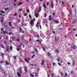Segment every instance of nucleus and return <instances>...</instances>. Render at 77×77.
Instances as JSON below:
<instances>
[{
    "instance_id": "obj_9",
    "label": "nucleus",
    "mask_w": 77,
    "mask_h": 77,
    "mask_svg": "<svg viewBox=\"0 0 77 77\" xmlns=\"http://www.w3.org/2000/svg\"><path fill=\"white\" fill-rule=\"evenodd\" d=\"M54 22H55V24H57V23H59V21H57V20H54Z\"/></svg>"
},
{
    "instance_id": "obj_14",
    "label": "nucleus",
    "mask_w": 77,
    "mask_h": 77,
    "mask_svg": "<svg viewBox=\"0 0 77 77\" xmlns=\"http://www.w3.org/2000/svg\"><path fill=\"white\" fill-rule=\"evenodd\" d=\"M13 58L14 59V60H16V59H17V56H14L13 57Z\"/></svg>"
},
{
    "instance_id": "obj_40",
    "label": "nucleus",
    "mask_w": 77,
    "mask_h": 77,
    "mask_svg": "<svg viewBox=\"0 0 77 77\" xmlns=\"http://www.w3.org/2000/svg\"><path fill=\"white\" fill-rule=\"evenodd\" d=\"M37 75H38V73H37V72H36L35 73V77H36V76H37Z\"/></svg>"
},
{
    "instance_id": "obj_21",
    "label": "nucleus",
    "mask_w": 77,
    "mask_h": 77,
    "mask_svg": "<svg viewBox=\"0 0 77 77\" xmlns=\"http://www.w3.org/2000/svg\"><path fill=\"white\" fill-rule=\"evenodd\" d=\"M75 23V20H74L72 22V23L73 24H74Z\"/></svg>"
},
{
    "instance_id": "obj_32",
    "label": "nucleus",
    "mask_w": 77,
    "mask_h": 77,
    "mask_svg": "<svg viewBox=\"0 0 77 77\" xmlns=\"http://www.w3.org/2000/svg\"><path fill=\"white\" fill-rule=\"evenodd\" d=\"M1 47L3 48H5V45H2L1 46Z\"/></svg>"
},
{
    "instance_id": "obj_23",
    "label": "nucleus",
    "mask_w": 77,
    "mask_h": 77,
    "mask_svg": "<svg viewBox=\"0 0 77 77\" xmlns=\"http://www.w3.org/2000/svg\"><path fill=\"white\" fill-rule=\"evenodd\" d=\"M42 48L43 51H45V48H44V47H42Z\"/></svg>"
},
{
    "instance_id": "obj_41",
    "label": "nucleus",
    "mask_w": 77,
    "mask_h": 77,
    "mask_svg": "<svg viewBox=\"0 0 77 77\" xmlns=\"http://www.w3.org/2000/svg\"><path fill=\"white\" fill-rule=\"evenodd\" d=\"M73 63H72V65H74V63L75 62V61H72Z\"/></svg>"
},
{
    "instance_id": "obj_34",
    "label": "nucleus",
    "mask_w": 77,
    "mask_h": 77,
    "mask_svg": "<svg viewBox=\"0 0 77 77\" xmlns=\"http://www.w3.org/2000/svg\"><path fill=\"white\" fill-rule=\"evenodd\" d=\"M20 21H21V20L19 19L17 21V22L18 23H20Z\"/></svg>"
},
{
    "instance_id": "obj_16",
    "label": "nucleus",
    "mask_w": 77,
    "mask_h": 77,
    "mask_svg": "<svg viewBox=\"0 0 77 77\" xmlns=\"http://www.w3.org/2000/svg\"><path fill=\"white\" fill-rule=\"evenodd\" d=\"M39 8L40 10H39V9H38V10L39 11H38V12H41V7H40Z\"/></svg>"
},
{
    "instance_id": "obj_47",
    "label": "nucleus",
    "mask_w": 77,
    "mask_h": 77,
    "mask_svg": "<svg viewBox=\"0 0 77 77\" xmlns=\"http://www.w3.org/2000/svg\"><path fill=\"white\" fill-rule=\"evenodd\" d=\"M61 16H62V17H63V16H64V14H63V13H62L61 14Z\"/></svg>"
},
{
    "instance_id": "obj_26",
    "label": "nucleus",
    "mask_w": 77,
    "mask_h": 77,
    "mask_svg": "<svg viewBox=\"0 0 77 77\" xmlns=\"http://www.w3.org/2000/svg\"><path fill=\"white\" fill-rule=\"evenodd\" d=\"M75 15H77V9H75Z\"/></svg>"
},
{
    "instance_id": "obj_22",
    "label": "nucleus",
    "mask_w": 77,
    "mask_h": 77,
    "mask_svg": "<svg viewBox=\"0 0 77 77\" xmlns=\"http://www.w3.org/2000/svg\"><path fill=\"white\" fill-rule=\"evenodd\" d=\"M43 6H44V8H47V7L46 6V5H45V4H44V3H43Z\"/></svg>"
},
{
    "instance_id": "obj_63",
    "label": "nucleus",
    "mask_w": 77,
    "mask_h": 77,
    "mask_svg": "<svg viewBox=\"0 0 77 77\" xmlns=\"http://www.w3.org/2000/svg\"><path fill=\"white\" fill-rule=\"evenodd\" d=\"M53 65H56L55 63H53Z\"/></svg>"
},
{
    "instance_id": "obj_64",
    "label": "nucleus",
    "mask_w": 77,
    "mask_h": 77,
    "mask_svg": "<svg viewBox=\"0 0 77 77\" xmlns=\"http://www.w3.org/2000/svg\"><path fill=\"white\" fill-rule=\"evenodd\" d=\"M27 11H28V13H29V9H28V10H27Z\"/></svg>"
},
{
    "instance_id": "obj_35",
    "label": "nucleus",
    "mask_w": 77,
    "mask_h": 77,
    "mask_svg": "<svg viewBox=\"0 0 77 77\" xmlns=\"http://www.w3.org/2000/svg\"><path fill=\"white\" fill-rule=\"evenodd\" d=\"M61 3H62V5H64V1H62L61 2Z\"/></svg>"
},
{
    "instance_id": "obj_27",
    "label": "nucleus",
    "mask_w": 77,
    "mask_h": 77,
    "mask_svg": "<svg viewBox=\"0 0 77 77\" xmlns=\"http://www.w3.org/2000/svg\"><path fill=\"white\" fill-rule=\"evenodd\" d=\"M17 42H20V38H18L17 39Z\"/></svg>"
},
{
    "instance_id": "obj_11",
    "label": "nucleus",
    "mask_w": 77,
    "mask_h": 77,
    "mask_svg": "<svg viewBox=\"0 0 77 77\" xmlns=\"http://www.w3.org/2000/svg\"><path fill=\"white\" fill-rule=\"evenodd\" d=\"M44 60H42V62L41 63V65H43L44 64Z\"/></svg>"
},
{
    "instance_id": "obj_58",
    "label": "nucleus",
    "mask_w": 77,
    "mask_h": 77,
    "mask_svg": "<svg viewBox=\"0 0 77 77\" xmlns=\"http://www.w3.org/2000/svg\"><path fill=\"white\" fill-rule=\"evenodd\" d=\"M45 26H46V27H48V25H47V24H45Z\"/></svg>"
},
{
    "instance_id": "obj_39",
    "label": "nucleus",
    "mask_w": 77,
    "mask_h": 77,
    "mask_svg": "<svg viewBox=\"0 0 77 77\" xmlns=\"http://www.w3.org/2000/svg\"><path fill=\"white\" fill-rule=\"evenodd\" d=\"M2 54V57H4V54H3L2 53H1Z\"/></svg>"
},
{
    "instance_id": "obj_36",
    "label": "nucleus",
    "mask_w": 77,
    "mask_h": 77,
    "mask_svg": "<svg viewBox=\"0 0 77 77\" xmlns=\"http://www.w3.org/2000/svg\"><path fill=\"white\" fill-rule=\"evenodd\" d=\"M27 15V14L26 13L24 14V16H25V17H26Z\"/></svg>"
},
{
    "instance_id": "obj_29",
    "label": "nucleus",
    "mask_w": 77,
    "mask_h": 77,
    "mask_svg": "<svg viewBox=\"0 0 77 77\" xmlns=\"http://www.w3.org/2000/svg\"><path fill=\"white\" fill-rule=\"evenodd\" d=\"M35 54H34L33 55H32V59H33V58L34 57H35Z\"/></svg>"
},
{
    "instance_id": "obj_20",
    "label": "nucleus",
    "mask_w": 77,
    "mask_h": 77,
    "mask_svg": "<svg viewBox=\"0 0 77 77\" xmlns=\"http://www.w3.org/2000/svg\"><path fill=\"white\" fill-rule=\"evenodd\" d=\"M51 7L52 9H53V8H54V5H53V4H51Z\"/></svg>"
},
{
    "instance_id": "obj_10",
    "label": "nucleus",
    "mask_w": 77,
    "mask_h": 77,
    "mask_svg": "<svg viewBox=\"0 0 77 77\" xmlns=\"http://www.w3.org/2000/svg\"><path fill=\"white\" fill-rule=\"evenodd\" d=\"M27 67L26 66H25V71L26 72L27 71Z\"/></svg>"
},
{
    "instance_id": "obj_13",
    "label": "nucleus",
    "mask_w": 77,
    "mask_h": 77,
    "mask_svg": "<svg viewBox=\"0 0 77 77\" xmlns=\"http://www.w3.org/2000/svg\"><path fill=\"white\" fill-rule=\"evenodd\" d=\"M68 74H67V73L65 72V75H64V77H67V76H68Z\"/></svg>"
},
{
    "instance_id": "obj_52",
    "label": "nucleus",
    "mask_w": 77,
    "mask_h": 77,
    "mask_svg": "<svg viewBox=\"0 0 77 77\" xmlns=\"http://www.w3.org/2000/svg\"><path fill=\"white\" fill-rule=\"evenodd\" d=\"M58 65H60V66H61L62 65H61V64H60V63H58Z\"/></svg>"
},
{
    "instance_id": "obj_15",
    "label": "nucleus",
    "mask_w": 77,
    "mask_h": 77,
    "mask_svg": "<svg viewBox=\"0 0 77 77\" xmlns=\"http://www.w3.org/2000/svg\"><path fill=\"white\" fill-rule=\"evenodd\" d=\"M47 55H48V56L50 57V54L49 52H47Z\"/></svg>"
},
{
    "instance_id": "obj_42",
    "label": "nucleus",
    "mask_w": 77,
    "mask_h": 77,
    "mask_svg": "<svg viewBox=\"0 0 77 77\" xmlns=\"http://www.w3.org/2000/svg\"><path fill=\"white\" fill-rule=\"evenodd\" d=\"M10 50H12V46L10 47Z\"/></svg>"
},
{
    "instance_id": "obj_25",
    "label": "nucleus",
    "mask_w": 77,
    "mask_h": 77,
    "mask_svg": "<svg viewBox=\"0 0 77 77\" xmlns=\"http://www.w3.org/2000/svg\"><path fill=\"white\" fill-rule=\"evenodd\" d=\"M47 74H48V75H47L48 77H49V76H50V74H49V72H48Z\"/></svg>"
},
{
    "instance_id": "obj_12",
    "label": "nucleus",
    "mask_w": 77,
    "mask_h": 77,
    "mask_svg": "<svg viewBox=\"0 0 77 77\" xmlns=\"http://www.w3.org/2000/svg\"><path fill=\"white\" fill-rule=\"evenodd\" d=\"M17 74L18 75V77H21V75H20V73L19 72H17Z\"/></svg>"
},
{
    "instance_id": "obj_43",
    "label": "nucleus",
    "mask_w": 77,
    "mask_h": 77,
    "mask_svg": "<svg viewBox=\"0 0 77 77\" xmlns=\"http://www.w3.org/2000/svg\"><path fill=\"white\" fill-rule=\"evenodd\" d=\"M45 17H47V13H46L45 14Z\"/></svg>"
},
{
    "instance_id": "obj_33",
    "label": "nucleus",
    "mask_w": 77,
    "mask_h": 77,
    "mask_svg": "<svg viewBox=\"0 0 77 77\" xmlns=\"http://www.w3.org/2000/svg\"><path fill=\"white\" fill-rule=\"evenodd\" d=\"M4 44H5V45H6V44L7 43V42L6 41H5L4 42Z\"/></svg>"
},
{
    "instance_id": "obj_50",
    "label": "nucleus",
    "mask_w": 77,
    "mask_h": 77,
    "mask_svg": "<svg viewBox=\"0 0 77 77\" xmlns=\"http://www.w3.org/2000/svg\"><path fill=\"white\" fill-rule=\"evenodd\" d=\"M20 49L18 48H17V51H20Z\"/></svg>"
},
{
    "instance_id": "obj_54",
    "label": "nucleus",
    "mask_w": 77,
    "mask_h": 77,
    "mask_svg": "<svg viewBox=\"0 0 77 77\" xmlns=\"http://www.w3.org/2000/svg\"><path fill=\"white\" fill-rule=\"evenodd\" d=\"M73 72H73V71H72L71 72V74H73Z\"/></svg>"
},
{
    "instance_id": "obj_62",
    "label": "nucleus",
    "mask_w": 77,
    "mask_h": 77,
    "mask_svg": "<svg viewBox=\"0 0 77 77\" xmlns=\"http://www.w3.org/2000/svg\"><path fill=\"white\" fill-rule=\"evenodd\" d=\"M67 64H68V65H70V63H69V62H68V63H67Z\"/></svg>"
},
{
    "instance_id": "obj_53",
    "label": "nucleus",
    "mask_w": 77,
    "mask_h": 77,
    "mask_svg": "<svg viewBox=\"0 0 77 77\" xmlns=\"http://www.w3.org/2000/svg\"><path fill=\"white\" fill-rule=\"evenodd\" d=\"M29 17L30 18H32V16H31V15H30V14L29 15Z\"/></svg>"
},
{
    "instance_id": "obj_59",
    "label": "nucleus",
    "mask_w": 77,
    "mask_h": 77,
    "mask_svg": "<svg viewBox=\"0 0 77 77\" xmlns=\"http://www.w3.org/2000/svg\"><path fill=\"white\" fill-rule=\"evenodd\" d=\"M35 51L36 52H38V50H37V49H35Z\"/></svg>"
},
{
    "instance_id": "obj_18",
    "label": "nucleus",
    "mask_w": 77,
    "mask_h": 77,
    "mask_svg": "<svg viewBox=\"0 0 77 77\" xmlns=\"http://www.w3.org/2000/svg\"><path fill=\"white\" fill-rule=\"evenodd\" d=\"M55 51L57 53H59V50L58 49H56L55 50Z\"/></svg>"
},
{
    "instance_id": "obj_46",
    "label": "nucleus",
    "mask_w": 77,
    "mask_h": 77,
    "mask_svg": "<svg viewBox=\"0 0 77 77\" xmlns=\"http://www.w3.org/2000/svg\"><path fill=\"white\" fill-rule=\"evenodd\" d=\"M9 49H7V52H8V53H9Z\"/></svg>"
},
{
    "instance_id": "obj_57",
    "label": "nucleus",
    "mask_w": 77,
    "mask_h": 77,
    "mask_svg": "<svg viewBox=\"0 0 77 77\" xmlns=\"http://www.w3.org/2000/svg\"><path fill=\"white\" fill-rule=\"evenodd\" d=\"M40 29H42V27H41V25H40Z\"/></svg>"
},
{
    "instance_id": "obj_28",
    "label": "nucleus",
    "mask_w": 77,
    "mask_h": 77,
    "mask_svg": "<svg viewBox=\"0 0 77 77\" xmlns=\"http://www.w3.org/2000/svg\"><path fill=\"white\" fill-rule=\"evenodd\" d=\"M8 10H9V8H5V11H7Z\"/></svg>"
},
{
    "instance_id": "obj_1",
    "label": "nucleus",
    "mask_w": 77,
    "mask_h": 77,
    "mask_svg": "<svg viewBox=\"0 0 77 77\" xmlns=\"http://www.w3.org/2000/svg\"><path fill=\"white\" fill-rule=\"evenodd\" d=\"M59 39V36L57 37V36L56 35L55 36L54 39L53 40V42L54 43H55V44H56V43H57V42L58 41Z\"/></svg>"
},
{
    "instance_id": "obj_5",
    "label": "nucleus",
    "mask_w": 77,
    "mask_h": 77,
    "mask_svg": "<svg viewBox=\"0 0 77 77\" xmlns=\"http://www.w3.org/2000/svg\"><path fill=\"white\" fill-rule=\"evenodd\" d=\"M20 32H22V33H24V31H22L23 29L21 28V27H20Z\"/></svg>"
},
{
    "instance_id": "obj_38",
    "label": "nucleus",
    "mask_w": 77,
    "mask_h": 77,
    "mask_svg": "<svg viewBox=\"0 0 77 77\" xmlns=\"http://www.w3.org/2000/svg\"><path fill=\"white\" fill-rule=\"evenodd\" d=\"M4 27L5 29H7V28H8V26H6V25Z\"/></svg>"
},
{
    "instance_id": "obj_19",
    "label": "nucleus",
    "mask_w": 77,
    "mask_h": 77,
    "mask_svg": "<svg viewBox=\"0 0 77 77\" xmlns=\"http://www.w3.org/2000/svg\"><path fill=\"white\" fill-rule=\"evenodd\" d=\"M30 77H34V75L30 73Z\"/></svg>"
},
{
    "instance_id": "obj_31",
    "label": "nucleus",
    "mask_w": 77,
    "mask_h": 77,
    "mask_svg": "<svg viewBox=\"0 0 77 77\" xmlns=\"http://www.w3.org/2000/svg\"><path fill=\"white\" fill-rule=\"evenodd\" d=\"M5 63H6V64L7 65H9V64L8 63V62H6Z\"/></svg>"
},
{
    "instance_id": "obj_60",
    "label": "nucleus",
    "mask_w": 77,
    "mask_h": 77,
    "mask_svg": "<svg viewBox=\"0 0 77 77\" xmlns=\"http://www.w3.org/2000/svg\"><path fill=\"white\" fill-rule=\"evenodd\" d=\"M15 39V37H13L12 38V39Z\"/></svg>"
},
{
    "instance_id": "obj_44",
    "label": "nucleus",
    "mask_w": 77,
    "mask_h": 77,
    "mask_svg": "<svg viewBox=\"0 0 77 77\" xmlns=\"http://www.w3.org/2000/svg\"><path fill=\"white\" fill-rule=\"evenodd\" d=\"M0 69H1V70L3 69V68H2V67L1 66L0 67Z\"/></svg>"
},
{
    "instance_id": "obj_61",
    "label": "nucleus",
    "mask_w": 77,
    "mask_h": 77,
    "mask_svg": "<svg viewBox=\"0 0 77 77\" xmlns=\"http://www.w3.org/2000/svg\"><path fill=\"white\" fill-rule=\"evenodd\" d=\"M53 16H54V15H55V14H54V13H53Z\"/></svg>"
},
{
    "instance_id": "obj_56",
    "label": "nucleus",
    "mask_w": 77,
    "mask_h": 77,
    "mask_svg": "<svg viewBox=\"0 0 77 77\" xmlns=\"http://www.w3.org/2000/svg\"><path fill=\"white\" fill-rule=\"evenodd\" d=\"M6 31H3V33H6Z\"/></svg>"
},
{
    "instance_id": "obj_51",
    "label": "nucleus",
    "mask_w": 77,
    "mask_h": 77,
    "mask_svg": "<svg viewBox=\"0 0 77 77\" xmlns=\"http://www.w3.org/2000/svg\"><path fill=\"white\" fill-rule=\"evenodd\" d=\"M54 74L53 73H52L51 74V75L52 76V77H53V75H54Z\"/></svg>"
},
{
    "instance_id": "obj_55",
    "label": "nucleus",
    "mask_w": 77,
    "mask_h": 77,
    "mask_svg": "<svg viewBox=\"0 0 77 77\" xmlns=\"http://www.w3.org/2000/svg\"><path fill=\"white\" fill-rule=\"evenodd\" d=\"M5 33L7 35H8V34L9 33H8V31H6Z\"/></svg>"
},
{
    "instance_id": "obj_24",
    "label": "nucleus",
    "mask_w": 77,
    "mask_h": 77,
    "mask_svg": "<svg viewBox=\"0 0 77 77\" xmlns=\"http://www.w3.org/2000/svg\"><path fill=\"white\" fill-rule=\"evenodd\" d=\"M8 34L9 35H11V34H13V33L12 32H10L8 33Z\"/></svg>"
},
{
    "instance_id": "obj_17",
    "label": "nucleus",
    "mask_w": 77,
    "mask_h": 77,
    "mask_svg": "<svg viewBox=\"0 0 77 77\" xmlns=\"http://www.w3.org/2000/svg\"><path fill=\"white\" fill-rule=\"evenodd\" d=\"M22 4V2H20L18 3V6H20Z\"/></svg>"
},
{
    "instance_id": "obj_8",
    "label": "nucleus",
    "mask_w": 77,
    "mask_h": 77,
    "mask_svg": "<svg viewBox=\"0 0 77 77\" xmlns=\"http://www.w3.org/2000/svg\"><path fill=\"white\" fill-rule=\"evenodd\" d=\"M77 48V46H76V45H75L74 46H73L72 48V49H74V50H75V49H76V48Z\"/></svg>"
},
{
    "instance_id": "obj_3",
    "label": "nucleus",
    "mask_w": 77,
    "mask_h": 77,
    "mask_svg": "<svg viewBox=\"0 0 77 77\" xmlns=\"http://www.w3.org/2000/svg\"><path fill=\"white\" fill-rule=\"evenodd\" d=\"M19 71L20 73H22V67H20V69H19Z\"/></svg>"
},
{
    "instance_id": "obj_49",
    "label": "nucleus",
    "mask_w": 77,
    "mask_h": 77,
    "mask_svg": "<svg viewBox=\"0 0 77 77\" xmlns=\"http://www.w3.org/2000/svg\"><path fill=\"white\" fill-rule=\"evenodd\" d=\"M23 8H22V9H20V11L21 12V11H22V10H23Z\"/></svg>"
},
{
    "instance_id": "obj_30",
    "label": "nucleus",
    "mask_w": 77,
    "mask_h": 77,
    "mask_svg": "<svg viewBox=\"0 0 77 77\" xmlns=\"http://www.w3.org/2000/svg\"><path fill=\"white\" fill-rule=\"evenodd\" d=\"M8 24H9V25L10 26H11V22H9L8 23Z\"/></svg>"
},
{
    "instance_id": "obj_7",
    "label": "nucleus",
    "mask_w": 77,
    "mask_h": 77,
    "mask_svg": "<svg viewBox=\"0 0 77 77\" xmlns=\"http://www.w3.org/2000/svg\"><path fill=\"white\" fill-rule=\"evenodd\" d=\"M30 24L31 25H33L34 24V23H33V20H31L30 22Z\"/></svg>"
},
{
    "instance_id": "obj_48",
    "label": "nucleus",
    "mask_w": 77,
    "mask_h": 77,
    "mask_svg": "<svg viewBox=\"0 0 77 77\" xmlns=\"http://www.w3.org/2000/svg\"><path fill=\"white\" fill-rule=\"evenodd\" d=\"M37 37L38 38H39V35L37 34Z\"/></svg>"
},
{
    "instance_id": "obj_2",
    "label": "nucleus",
    "mask_w": 77,
    "mask_h": 77,
    "mask_svg": "<svg viewBox=\"0 0 77 77\" xmlns=\"http://www.w3.org/2000/svg\"><path fill=\"white\" fill-rule=\"evenodd\" d=\"M24 60H25V62H26V63H29V60H30V58H28V60L26 58H24Z\"/></svg>"
},
{
    "instance_id": "obj_45",
    "label": "nucleus",
    "mask_w": 77,
    "mask_h": 77,
    "mask_svg": "<svg viewBox=\"0 0 77 77\" xmlns=\"http://www.w3.org/2000/svg\"><path fill=\"white\" fill-rule=\"evenodd\" d=\"M17 13H15L14 15V16H17Z\"/></svg>"
},
{
    "instance_id": "obj_37",
    "label": "nucleus",
    "mask_w": 77,
    "mask_h": 77,
    "mask_svg": "<svg viewBox=\"0 0 77 77\" xmlns=\"http://www.w3.org/2000/svg\"><path fill=\"white\" fill-rule=\"evenodd\" d=\"M0 12H1V13H2V14H3V13H5V11H0Z\"/></svg>"
},
{
    "instance_id": "obj_4",
    "label": "nucleus",
    "mask_w": 77,
    "mask_h": 77,
    "mask_svg": "<svg viewBox=\"0 0 77 77\" xmlns=\"http://www.w3.org/2000/svg\"><path fill=\"white\" fill-rule=\"evenodd\" d=\"M52 20V18H51V15H50L49 17L48 20L49 21H51Z\"/></svg>"
},
{
    "instance_id": "obj_6",
    "label": "nucleus",
    "mask_w": 77,
    "mask_h": 77,
    "mask_svg": "<svg viewBox=\"0 0 77 77\" xmlns=\"http://www.w3.org/2000/svg\"><path fill=\"white\" fill-rule=\"evenodd\" d=\"M39 15V13H35V17H36V18H38V17H39V15Z\"/></svg>"
}]
</instances>
